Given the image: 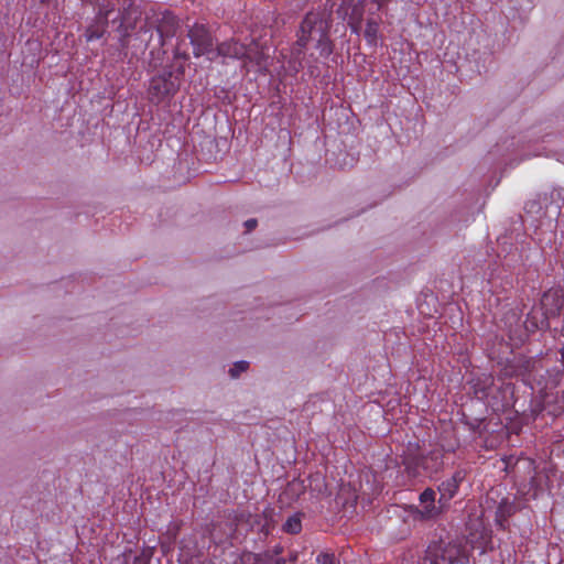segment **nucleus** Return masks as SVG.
<instances>
[{"label":"nucleus","mask_w":564,"mask_h":564,"mask_svg":"<svg viewBox=\"0 0 564 564\" xmlns=\"http://www.w3.org/2000/svg\"><path fill=\"white\" fill-rule=\"evenodd\" d=\"M333 7L334 2L326 0L323 7L313 8L304 14L295 31L293 56H303L310 43H314L319 56L324 58L334 53L335 44L329 34L333 25Z\"/></svg>","instance_id":"obj_1"},{"label":"nucleus","mask_w":564,"mask_h":564,"mask_svg":"<svg viewBox=\"0 0 564 564\" xmlns=\"http://www.w3.org/2000/svg\"><path fill=\"white\" fill-rule=\"evenodd\" d=\"M467 564L466 546L458 540L436 539L426 546L416 564Z\"/></svg>","instance_id":"obj_2"},{"label":"nucleus","mask_w":564,"mask_h":564,"mask_svg":"<svg viewBox=\"0 0 564 564\" xmlns=\"http://www.w3.org/2000/svg\"><path fill=\"white\" fill-rule=\"evenodd\" d=\"M181 76L172 69L154 76L149 84V99L159 105L169 101L180 89Z\"/></svg>","instance_id":"obj_3"},{"label":"nucleus","mask_w":564,"mask_h":564,"mask_svg":"<svg viewBox=\"0 0 564 564\" xmlns=\"http://www.w3.org/2000/svg\"><path fill=\"white\" fill-rule=\"evenodd\" d=\"M403 463L406 473L412 477L420 475L419 468H422L431 476L437 474L443 468V451L441 448H434L425 455L409 456Z\"/></svg>","instance_id":"obj_4"},{"label":"nucleus","mask_w":564,"mask_h":564,"mask_svg":"<svg viewBox=\"0 0 564 564\" xmlns=\"http://www.w3.org/2000/svg\"><path fill=\"white\" fill-rule=\"evenodd\" d=\"M187 28V36L193 46L194 56H212L215 50V39L208 25L202 22H195Z\"/></svg>","instance_id":"obj_5"},{"label":"nucleus","mask_w":564,"mask_h":564,"mask_svg":"<svg viewBox=\"0 0 564 564\" xmlns=\"http://www.w3.org/2000/svg\"><path fill=\"white\" fill-rule=\"evenodd\" d=\"M562 188H552L550 192L539 193L524 204V212L532 216H542L550 204L562 199Z\"/></svg>","instance_id":"obj_6"},{"label":"nucleus","mask_w":564,"mask_h":564,"mask_svg":"<svg viewBox=\"0 0 564 564\" xmlns=\"http://www.w3.org/2000/svg\"><path fill=\"white\" fill-rule=\"evenodd\" d=\"M180 28V21L170 11H165L161 14V18L156 21L158 43L162 47L165 40L172 39L176 35Z\"/></svg>","instance_id":"obj_7"},{"label":"nucleus","mask_w":564,"mask_h":564,"mask_svg":"<svg viewBox=\"0 0 564 564\" xmlns=\"http://www.w3.org/2000/svg\"><path fill=\"white\" fill-rule=\"evenodd\" d=\"M539 305L551 317H558L564 305V293L561 289H550L541 297Z\"/></svg>","instance_id":"obj_8"},{"label":"nucleus","mask_w":564,"mask_h":564,"mask_svg":"<svg viewBox=\"0 0 564 564\" xmlns=\"http://www.w3.org/2000/svg\"><path fill=\"white\" fill-rule=\"evenodd\" d=\"M435 496L436 492L431 489L426 488L421 495H420V503L422 506L421 509H416L415 511V518L421 520H430L436 518L441 511L443 506H436L435 505Z\"/></svg>","instance_id":"obj_9"},{"label":"nucleus","mask_w":564,"mask_h":564,"mask_svg":"<svg viewBox=\"0 0 564 564\" xmlns=\"http://www.w3.org/2000/svg\"><path fill=\"white\" fill-rule=\"evenodd\" d=\"M246 53L245 44L230 39L224 41L215 46L214 54L208 57L209 61H215L216 57L231 58L242 61Z\"/></svg>","instance_id":"obj_10"},{"label":"nucleus","mask_w":564,"mask_h":564,"mask_svg":"<svg viewBox=\"0 0 564 564\" xmlns=\"http://www.w3.org/2000/svg\"><path fill=\"white\" fill-rule=\"evenodd\" d=\"M550 319L551 317L539 304L534 305L528 313L527 319L524 322V328L529 333L549 329Z\"/></svg>","instance_id":"obj_11"},{"label":"nucleus","mask_w":564,"mask_h":564,"mask_svg":"<svg viewBox=\"0 0 564 564\" xmlns=\"http://www.w3.org/2000/svg\"><path fill=\"white\" fill-rule=\"evenodd\" d=\"M246 53L243 54V66L247 64L256 65L259 70L265 67L267 54L257 41L245 44Z\"/></svg>","instance_id":"obj_12"},{"label":"nucleus","mask_w":564,"mask_h":564,"mask_svg":"<svg viewBox=\"0 0 564 564\" xmlns=\"http://www.w3.org/2000/svg\"><path fill=\"white\" fill-rule=\"evenodd\" d=\"M462 480H463L462 473L457 471L449 479L444 480L438 486V491L441 494L438 503L441 506L447 505L449 502V500L455 496Z\"/></svg>","instance_id":"obj_13"},{"label":"nucleus","mask_w":564,"mask_h":564,"mask_svg":"<svg viewBox=\"0 0 564 564\" xmlns=\"http://www.w3.org/2000/svg\"><path fill=\"white\" fill-rule=\"evenodd\" d=\"M188 58H189V55L187 54V52L182 51L180 45H177L173 52V61H174V64L172 65V67H174L173 72L182 77L185 73V64L188 61Z\"/></svg>","instance_id":"obj_14"},{"label":"nucleus","mask_w":564,"mask_h":564,"mask_svg":"<svg viewBox=\"0 0 564 564\" xmlns=\"http://www.w3.org/2000/svg\"><path fill=\"white\" fill-rule=\"evenodd\" d=\"M380 20L368 18L364 36L369 45H376L378 40Z\"/></svg>","instance_id":"obj_15"},{"label":"nucleus","mask_w":564,"mask_h":564,"mask_svg":"<svg viewBox=\"0 0 564 564\" xmlns=\"http://www.w3.org/2000/svg\"><path fill=\"white\" fill-rule=\"evenodd\" d=\"M516 507L508 502L507 500H503L499 503L497 511H496V521L499 523L500 527H503V523L508 520L510 516L514 513Z\"/></svg>","instance_id":"obj_16"},{"label":"nucleus","mask_w":564,"mask_h":564,"mask_svg":"<svg viewBox=\"0 0 564 564\" xmlns=\"http://www.w3.org/2000/svg\"><path fill=\"white\" fill-rule=\"evenodd\" d=\"M271 560L270 552L263 554L245 553L236 564H270Z\"/></svg>","instance_id":"obj_17"},{"label":"nucleus","mask_w":564,"mask_h":564,"mask_svg":"<svg viewBox=\"0 0 564 564\" xmlns=\"http://www.w3.org/2000/svg\"><path fill=\"white\" fill-rule=\"evenodd\" d=\"M283 529H284L285 532L291 533V534L299 533L301 531V529H302V524H301L300 518L296 517V516L290 517L286 520V522L284 523Z\"/></svg>","instance_id":"obj_18"},{"label":"nucleus","mask_w":564,"mask_h":564,"mask_svg":"<svg viewBox=\"0 0 564 564\" xmlns=\"http://www.w3.org/2000/svg\"><path fill=\"white\" fill-rule=\"evenodd\" d=\"M249 368V362L246 360L236 361L229 369L228 373L232 379H237L242 372Z\"/></svg>","instance_id":"obj_19"},{"label":"nucleus","mask_w":564,"mask_h":564,"mask_svg":"<svg viewBox=\"0 0 564 564\" xmlns=\"http://www.w3.org/2000/svg\"><path fill=\"white\" fill-rule=\"evenodd\" d=\"M150 55H151L150 65L153 67H158L163 62V56L165 55V51L161 50V48L155 51L153 48V50H151Z\"/></svg>","instance_id":"obj_20"},{"label":"nucleus","mask_w":564,"mask_h":564,"mask_svg":"<svg viewBox=\"0 0 564 564\" xmlns=\"http://www.w3.org/2000/svg\"><path fill=\"white\" fill-rule=\"evenodd\" d=\"M337 560L334 553L321 552L316 556V564H336Z\"/></svg>","instance_id":"obj_21"},{"label":"nucleus","mask_w":564,"mask_h":564,"mask_svg":"<svg viewBox=\"0 0 564 564\" xmlns=\"http://www.w3.org/2000/svg\"><path fill=\"white\" fill-rule=\"evenodd\" d=\"M153 37V31L150 28H141L137 33V39L148 46Z\"/></svg>","instance_id":"obj_22"},{"label":"nucleus","mask_w":564,"mask_h":564,"mask_svg":"<svg viewBox=\"0 0 564 564\" xmlns=\"http://www.w3.org/2000/svg\"><path fill=\"white\" fill-rule=\"evenodd\" d=\"M105 30H99L98 28L90 26L86 30L85 36L88 42L98 40L102 36Z\"/></svg>","instance_id":"obj_23"},{"label":"nucleus","mask_w":564,"mask_h":564,"mask_svg":"<svg viewBox=\"0 0 564 564\" xmlns=\"http://www.w3.org/2000/svg\"><path fill=\"white\" fill-rule=\"evenodd\" d=\"M151 558L150 551H143L141 554L134 556L133 564H149Z\"/></svg>","instance_id":"obj_24"},{"label":"nucleus","mask_w":564,"mask_h":564,"mask_svg":"<svg viewBox=\"0 0 564 564\" xmlns=\"http://www.w3.org/2000/svg\"><path fill=\"white\" fill-rule=\"evenodd\" d=\"M280 546H275L273 552H270L271 560H269L270 564H285V560L283 557H278L276 555L281 552Z\"/></svg>","instance_id":"obj_25"},{"label":"nucleus","mask_w":564,"mask_h":564,"mask_svg":"<svg viewBox=\"0 0 564 564\" xmlns=\"http://www.w3.org/2000/svg\"><path fill=\"white\" fill-rule=\"evenodd\" d=\"M257 225H258V221L254 218H250V219L246 220L245 221L246 231L247 232L252 231L257 227Z\"/></svg>","instance_id":"obj_26"},{"label":"nucleus","mask_w":564,"mask_h":564,"mask_svg":"<svg viewBox=\"0 0 564 564\" xmlns=\"http://www.w3.org/2000/svg\"><path fill=\"white\" fill-rule=\"evenodd\" d=\"M375 4H377V10H383L390 0H371Z\"/></svg>","instance_id":"obj_27"},{"label":"nucleus","mask_w":564,"mask_h":564,"mask_svg":"<svg viewBox=\"0 0 564 564\" xmlns=\"http://www.w3.org/2000/svg\"><path fill=\"white\" fill-rule=\"evenodd\" d=\"M349 26L351 29V32L356 33V34H359L360 32V26L358 23H349Z\"/></svg>","instance_id":"obj_28"},{"label":"nucleus","mask_w":564,"mask_h":564,"mask_svg":"<svg viewBox=\"0 0 564 564\" xmlns=\"http://www.w3.org/2000/svg\"><path fill=\"white\" fill-rule=\"evenodd\" d=\"M260 531L264 532L265 534L269 532V522L267 519L264 520V523L261 525Z\"/></svg>","instance_id":"obj_29"},{"label":"nucleus","mask_w":564,"mask_h":564,"mask_svg":"<svg viewBox=\"0 0 564 564\" xmlns=\"http://www.w3.org/2000/svg\"><path fill=\"white\" fill-rule=\"evenodd\" d=\"M52 1H53V0H40V2H41V3H43V4H48V3H51Z\"/></svg>","instance_id":"obj_30"},{"label":"nucleus","mask_w":564,"mask_h":564,"mask_svg":"<svg viewBox=\"0 0 564 564\" xmlns=\"http://www.w3.org/2000/svg\"><path fill=\"white\" fill-rule=\"evenodd\" d=\"M562 360L564 362V348L562 349Z\"/></svg>","instance_id":"obj_31"}]
</instances>
